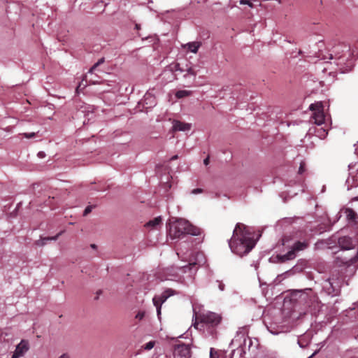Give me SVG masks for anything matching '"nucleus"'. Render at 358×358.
I'll list each match as a JSON object with an SVG mask.
<instances>
[{
    "label": "nucleus",
    "instance_id": "1",
    "mask_svg": "<svg viewBox=\"0 0 358 358\" xmlns=\"http://www.w3.org/2000/svg\"><path fill=\"white\" fill-rule=\"evenodd\" d=\"M229 245L231 251L239 256L248 254L253 248L255 242L252 234L245 224H236Z\"/></svg>",
    "mask_w": 358,
    "mask_h": 358
},
{
    "label": "nucleus",
    "instance_id": "2",
    "mask_svg": "<svg viewBox=\"0 0 358 358\" xmlns=\"http://www.w3.org/2000/svg\"><path fill=\"white\" fill-rule=\"evenodd\" d=\"M221 320V316L215 313H203L196 317L194 327L199 328V326H200L209 335L215 337L217 336L216 328L220 324Z\"/></svg>",
    "mask_w": 358,
    "mask_h": 358
},
{
    "label": "nucleus",
    "instance_id": "3",
    "mask_svg": "<svg viewBox=\"0 0 358 358\" xmlns=\"http://www.w3.org/2000/svg\"><path fill=\"white\" fill-rule=\"evenodd\" d=\"M200 229L193 226L189 221L183 219L177 220L169 229V236L171 238H180L187 234L197 236Z\"/></svg>",
    "mask_w": 358,
    "mask_h": 358
},
{
    "label": "nucleus",
    "instance_id": "4",
    "mask_svg": "<svg viewBox=\"0 0 358 358\" xmlns=\"http://www.w3.org/2000/svg\"><path fill=\"white\" fill-rule=\"evenodd\" d=\"M200 229L193 226L189 221L183 219L177 220L169 229V236L171 238H180L187 234L197 236Z\"/></svg>",
    "mask_w": 358,
    "mask_h": 358
},
{
    "label": "nucleus",
    "instance_id": "5",
    "mask_svg": "<svg viewBox=\"0 0 358 358\" xmlns=\"http://www.w3.org/2000/svg\"><path fill=\"white\" fill-rule=\"evenodd\" d=\"M309 109L313 112L311 117L314 123L319 126L322 125L325 120L322 103L321 102L312 103L310 105Z\"/></svg>",
    "mask_w": 358,
    "mask_h": 358
},
{
    "label": "nucleus",
    "instance_id": "6",
    "mask_svg": "<svg viewBox=\"0 0 358 358\" xmlns=\"http://www.w3.org/2000/svg\"><path fill=\"white\" fill-rule=\"evenodd\" d=\"M174 294V291L171 289H167L160 295H156L153 297V304L157 308V315H161L162 305L164 303L169 297Z\"/></svg>",
    "mask_w": 358,
    "mask_h": 358
},
{
    "label": "nucleus",
    "instance_id": "7",
    "mask_svg": "<svg viewBox=\"0 0 358 358\" xmlns=\"http://www.w3.org/2000/svg\"><path fill=\"white\" fill-rule=\"evenodd\" d=\"M190 348L188 345L181 343L176 345L174 349V358H189Z\"/></svg>",
    "mask_w": 358,
    "mask_h": 358
},
{
    "label": "nucleus",
    "instance_id": "8",
    "mask_svg": "<svg viewBox=\"0 0 358 358\" xmlns=\"http://www.w3.org/2000/svg\"><path fill=\"white\" fill-rule=\"evenodd\" d=\"M339 287V283L336 282L334 281V275L329 278L324 285V289L329 294L336 295L338 293V287Z\"/></svg>",
    "mask_w": 358,
    "mask_h": 358
},
{
    "label": "nucleus",
    "instance_id": "9",
    "mask_svg": "<svg viewBox=\"0 0 358 358\" xmlns=\"http://www.w3.org/2000/svg\"><path fill=\"white\" fill-rule=\"evenodd\" d=\"M29 350V344L27 341L22 340L16 346L15 350L13 352L11 358H19L24 355V354Z\"/></svg>",
    "mask_w": 358,
    "mask_h": 358
},
{
    "label": "nucleus",
    "instance_id": "10",
    "mask_svg": "<svg viewBox=\"0 0 358 358\" xmlns=\"http://www.w3.org/2000/svg\"><path fill=\"white\" fill-rule=\"evenodd\" d=\"M338 244L343 250H350L354 248L352 238L348 236L339 238Z\"/></svg>",
    "mask_w": 358,
    "mask_h": 358
},
{
    "label": "nucleus",
    "instance_id": "11",
    "mask_svg": "<svg viewBox=\"0 0 358 358\" xmlns=\"http://www.w3.org/2000/svg\"><path fill=\"white\" fill-rule=\"evenodd\" d=\"M191 129V124L188 123L182 122L178 120H174L173 122V131H189Z\"/></svg>",
    "mask_w": 358,
    "mask_h": 358
},
{
    "label": "nucleus",
    "instance_id": "12",
    "mask_svg": "<svg viewBox=\"0 0 358 358\" xmlns=\"http://www.w3.org/2000/svg\"><path fill=\"white\" fill-rule=\"evenodd\" d=\"M87 83L92 84V85H95V84H97V83H99V81L97 80H95V79H93V78H90L87 81V76L85 75L84 76V78L83 79V80L78 85V87L76 88V92L78 93L79 90H81V88H85L86 87V85H87Z\"/></svg>",
    "mask_w": 358,
    "mask_h": 358
},
{
    "label": "nucleus",
    "instance_id": "13",
    "mask_svg": "<svg viewBox=\"0 0 358 358\" xmlns=\"http://www.w3.org/2000/svg\"><path fill=\"white\" fill-rule=\"evenodd\" d=\"M308 247V243L306 242H296L292 248L290 252H293V253L296 255V252L305 250Z\"/></svg>",
    "mask_w": 358,
    "mask_h": 358
},
{
    "label": "nucleus",
    "instance_id": "14",
    "mask_svg": "<svg viewBox=\"0 0 358 358\" xmlns=\"http://www.w3.org/2000/svg\"><path fill=\"white\" fill-rule=\"evenodd\" d=\"M201 43L199 41L190 42L187 43L184 48H187L189 51L193 53H196L199 48L201 47Z\"/></svg>",
    "mask_w": 358,
    "mask_h": 358
},
{
    "label": "nucleus",
    "instance_id": "15",
    "mask_svg": "<svg viewBox=\"0 0 358 358\" xmlns=\"http://www.w3.org/2000/svg\"><path fill=\"white\" fill-rule=\"evenodd\" d=\"M276 258L278 260V262L284 263L288 260H291L295 258V255L293 253V252H290V250L287 252L285 255H277Z\"/></svg>",
    "mask_w": 358,
    "mask_h": 358
},
{
    "label": "nucleus",
    "instance_id": "16",
    "mask_svg": "<svg viewBox=\"0 0 358 358\" xmlns=\"http://www.w3.org/2000/svg\"><path fill=\"white\" fill-rule=\"evenodd\" d=\"M161 223L162 218L160 217H157L147 222L145 227L156 229L157 226L161 224Z\"/></svg>",
    "mask_w": 358,
    "mask_h": 358
},
{
    "label": "nucleus",
    "instance_id": "17",
    "mask_svg": "<svg viewBox=\"0 0 358 358\" xmlns=\"http://www.w3.org/2000/svg\"><path fill=\"white\" fill-rule=\"evenodd\" d=\"M345 213L348 220L354 221L357 218V213L352 208H347Z\"/></svg>",
    "mask_w": 358,
    "mask_h": 358
},
{
    "label": "nucleus",
    "instance_id": "18",
    "mask_svg": "<svg viewBox=\"0 0 358 358\" xmlns=\"http://www.w3.org/2000/svg\"><path fill=\"white\" fill-rule=\"evenodd\" d=\"M105 62L104 57H102L98 60L96 63H95L89 70V73L92 74L94 71L97 69L98 66H99L101 64H103Z\"/></svg>",
    "mask_w": 358,
    "mask_h": 358
},
{
    "label": "nucleus",
    "instance_id": "19",
    "mask_svg": "<svg viewBox=\"0 0 358 358\" xmlns=\"http://www.w3.org/2000/svg\"><path fill=\"white\" fill-rule=\"evenodd\" d=\"M190 94H191V92L190 91H187V90H178L176 93V96L178 99H181V98H184V97L188 96Z\"/></svg>",
    "mask_w": 358,
    "mask_h": 358
},
{
    "label": "nucleus",
    "instance_id": "20",
    "mask_svg": "<svg viewBox=\"0 0 358 358\" xmlns=\"http://www.w3.org/2000/svg\"><path fill=\"white\" fill-rule=\"evenodd\" d=\"M327 135V131L323 128H320L317 129V136L320 138H324Z\"/></svg>",
    "mask_w": 358,
    "mask_h": 358
},
{
    "label": "nucleus",
    "instance_id": "21",
    "mask_svg": "<svg viewBox=\"0 0 358 358\" xmlns=\"http://www.w3.org/2000/svg\"><path fill=\"white\" fill-rule=\"evenodd\" d=\"M155 345V341H151L147 343L146 344H145L143 346V348L145 350H150L151 349H152L154 348Z\"/></svg>",
    "mask_w": 358,
    "mask_h": 358
},
{
    "label": "nucleus",
    "instance_id": "22",
    "mask_svg": "<svg viewBox=\"0 0 358 358\" xmlns=\"http://www.w3.org/2000/svg\"><path fill=\"white\" fill-rule=\"evenodd\" d=\"M306 171V163L304 162H301L300 163V166L298 171L299 174H303Z\"/></svg>",
    "mask_w": 358,
    "mask_h": 358
},
{
    "label": "nucleus",
    "instance_id": "23",
    "mask_svg": "<svg viewBox=\"0 0 358 358\" xmlns=\"http://www.w3.org/2000/svg\"><path fill=\"white\" fill-rule=\"evenodd\" d=\"M239 3L241 5H248L250 8H253V3L249 0H240Z\"/></svg>",
    "mask_w": 358,
    "mask_h": 358
},
{
    "label": "nucleus",
    "instance_id": "24",
    "mask_svg": "<svg viewBox=\"0 0 358 358\" xmlns=\"http://www.w3.org/2000/svg\"><path fill=\"white\" fill-rule=\"evenodd\" d=\"M172 70L173 71H180V72H183L185 71V69H182L181 67H180V64L178 63H176L173 65V68H172Z\"/></svg>",
    "mask_w": 358,
    "mask_h": 358
},
{
    "label": "nucleus",
    "instance_id": "25",
    "mask_svg": "<svg viewBox=\"0 0 358 358\" xmlns=\"http://www.w3.org/2000/svg\"><path fill=\"white\" fill-rule=\"evenodd\" d=\"M185 71H187L188 74L194 76L196 75V71L192 67L187 68L186 70H185Z\"/></svg>",
    "mask_w": 358,
    "mask_h": 358
},
{
    "label": "nucleus",
    "instance_id": "26",
    "mask_svg": "<svg viewBox=\"0 0 358 358\" xmlns=\"http://www.w3.org/2000/svg\"><path fill=\"white\" fill-rule=\"evenodd\" d=\"M62 234V231L59 232V234H57L56 236H52V237H46V238H44L43 240H45V241H50V240H54V241H56L58 237Z\"/></svg>",
    "mask_w": 358,
    "mask_h": 358
},
{
    "label": "nucleus",
    "instance_id": "27",
    "mask_svg": "<svg viewBox=\"0 0 358 358\" xmlns=\"http://www.w3.org/2000/svg\"><path fill=\"white\" fill-rule=\"evenodd\" d=\"M92 206H87L84 210L83 215L86 216L87 215H88L92 211Z\"/></svg>",
    "mask_w": 358,
    "mask_h": 358
},
{
    "label": "nucleus",
    "instance_id": "28",
    "mask_svg": "<svg viewBox=\"0 0 358 358\" xmlns=\"http://www.w3.org/2000/svg\"><path fill=\"white\" fill-rule=\"evenodd\" d=\"M144 312H138L136 315V318L138 319V320H141L144 317Z\"/></svg>",
    "mask_w": 358,
    "mask_h": 358
},
{
    "label": "nucleus",
    "instance_id": "29",
    "mask_svg": "<svg viewBox=\"0 0 358 358\" xmlns=\"http://www.w3.org/2000/svg\"><path fill=\"white\" fill-rule=\"evenodd\" d=\"M203 192V189H201V188H196V189H192V194H200V193H202Z\"/></svg>",
    "mask_w": 358,
    "mask_h": 358
},
{
    "label": "nucleus",
    "instance_id": "30",
    "mask_svg": "<svg viewBox=\"0 0 358 358\" xmlns=\"http://www.w3.org/2000/svg\"><path fill=\"white\" fill-rule=\"evenodd\" d=\"M24 136L26 138H33V137L35 136V133L34 132H32V133H24Z\"/></svg>",
    "mask_w": 358,
    "mask_h": 358
},
{
    "label": "nucleus",
    "instance_id": "31",
    "mask_svg": "<svg viewBox=\"0 0 358 358\" xmlns=\"http://www.w3.org/2000/svg\"><path fill=\"white\" fill-rule=\"evenodd\" d=\"M210 163V157H207L204 160H203V164L207 166Z\"/></svg>",
    "mask_w": 358,
    "mask_h": 358
},
{
    "label": "nucleus",
    "instance_id": "32",
    "mask_svg": "<svg viewBox=\"0 0 358 358\" xmlns=\"http://www.w3.org/2000/svg\"><path fill=\"white\" fill-rule=\"evenodd\" d=\"M38 156L39 157H41V158L44 157H45V153H44L43 152H39L38 153Z\"/></svg>",
    "mask_w": 358,
    "mask_h": 358
},
{
    "label": "nucleus",
    "instance_id": "33",
    "mask_svg": "<svg viewBox=\"0 0 358 358\" xmlns=\"http://www.w3.org/2000/svg\"><path fill=\"white\" fill-rule=\"evenodd\" d=\"M59 358H69V356L68 354L64 353Z\"/></svg>",
    "mask_w": 358,
    "mask_h": 358
},
{
    "label": "nucleus",
    "instance_id": "34",
    "mask_svg": "<svg viewBox=\"0 0 358 358\" xmlns=\"http://www.w3.org/2000/svg\"><path fill=\"white\" fill-rule=\"evenodd\" d=\"M213 351H214L213 349L211 348L210 349V358H215V355L213 353Z\"/></svg>",
    "mask_w": 358,
    "mask_h": 358
},
{
    "label": "nucleus",
    "instance_id": "35",
    "mask_svg": "<svg viewBox=\"0 0 358 358\" xmlns=\"http://www.w3.org/2000/svg\"><path fill=\"white\" fill-rule=\"evenodd\" d=\"M178 159V155H174L171 158V160H175Z\"/></svg>",
    "mask_w": 358,
    "mask_h": 358
},
{
    "label": "nucleus",
    "instance_id": "36",
    "mask_svg": "<svg viewBox=\"0 0 358 358\" xmlns=\"http://www.w3.org/2000/svg\"><path fill=\"white\" fill-rule=\"evenodd\" d=\"M135 28H136V29L138 30L140 29V24H135Z\"/></svg>",
    "mask_w": 358,
    "mask_h": 358
},
{
    "label": "nucleus",
    "instance_id": "37",
    "mask_svg": "<svg viewBox=\"0 0 358 358\" xmlns=\"http://www.w3.org/2000/svg\"><path fill=\"white\" fill-rule=\"evenodd\" d=\"M317 353V351H315L312 355H310L308 358L313 357Z\"/></svg>",
    "mask_w": 358,
    "mask_h": 358
},
{
    "label": "nucleus",
    "instance_id": "38",
    "mask_svg": "<svg viewBox=\"0 0 358 358\" xmlns=\"http://www.w3.org/2000/svg\"><path fill=\"white\" fill-rule=\"evenodd\" d=\"M196 265V263H195V262L189 264V266H191V267L194 266Z\"/></svg>",
    "mask_w": 358,
    "mask_h": 358
},
{
    "label": "nucleus",
    "instance_id": "39",
    "mask_svg": "<svg viewBox=\"0 0 358 358\" xmlns=\"http://www.w3.org/2000/svg\"><path fill=\"white\" fill-rule=\"evenodd\" d=\"M91 247L93 248H96V245L95 244H92Z\"/></svg>",
    "mask_w": 358,
    "mask_h": 358
},
{
    "label": "nucleus",
    "instance_id": "40",
    "mask_svg": "<svg viewBox=\"0 0 358 358\" xmlns=\"http://www.w3.org/2000/svg\"><path fill=\"white\" fill-rule=\"evenodd\" d=\"M303 296V299H306V295H305L304 294H302L301 295V296Z\"/></svg>",
    "mask_w": 358,
    "mask_h": 358
},
{
    "label": "nucleus",
    "instance_id": "41",
    "mask_svg": "<svg viewBox=\"0 0 358 358\" xmlns=\"http://www.w3.org/2000/svg\"><path fill=\"white\" fill-rule=\"evenodd\" d=\"M220 289H221V290H223V285H220Z\"/></svg>",
    "mask_w": 358,
    "mask_h": 358
},
{
    "label": "nucleus",
    "instance_id": "42",
    "mask_svg": "<svg viewBox=\"0 0 358 358\" xmlns=\"http://www.w3.org/2000/svg\"><path fill=\"white\" fill-rule=\"evenodd\" d=\"M348 260H347V259H346L345 261H344V262H343V263H344V264H346V263H348Z\"/></svg>",
    "mask_w": 358,
    "mask_h": 358
},
{
    "label": "nucleus",
    "instance_id": "43",
    "mask_svg": "<svg viewBox=\"0 0 358 358\" xmlns=\"http://www.w3.org/2000/svg\"><path fill=\"white\" fill-rule=\"evenodd\" d=\"M357 200H358V196H357Z\"/></svg>",
    "mask_w": 358,
    "mask_h": 358
}]
</instances>
